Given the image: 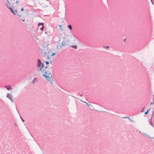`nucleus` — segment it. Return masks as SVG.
<instances>
[{"label":"nucleus","mask_w":154,"mask_h":154,"mask_svg":"<svg viewBox=\"0 0 154 154\" xmlns=\"http://www.w3.org/2000/svg\"><path fill=\"white\" fill-rule=\"evenodd\" d=\"M83 94V93H82V94H80L79 95L80 96H82Z\"/></svg>","instance_id":"obj_27"},{"label":"nucleus","mask_w":154,"mask_h":154,"mask_svg":"<svg viewBox=\"0 0 154 154\" xmlns=\"http://www.w3.org/2000/svg\"><path fill=\"white\" fill-rule=\"evenodd\" d=\"M45 63L47 65V64H48L49 63V62H48V61H45Z\"/></svg>","instance_id":"obj_22"},{"label":"nucleus","mask_w":154,"mask_h":154,"mask_svg":"<svg viewBox=\"0 0 154 154\" xmlns=\"http://www.w3.org/2000/svg\"><path fill=\"white\" fill-rule=\"evenodd\" d=\"M50 63L51 64L52 63V61H51L50 62Z\"/></svg>","instance_id":"obj_32"},{"label":"nucleus","mask_w":154,"mask_h":154,"mask_svg":"<svg viewBox=\"0 0 154 154\" xmlns=\"http://www.w3.org/2000/svg\"><path fill=\"white\" fill-rule=\"evenodd\" d=\"M15 2H16V3H17L18 2V0H15Z\"/></svg>","instance_id":"obj_24"},{"label":"nucleus","mask_w":154,"mask_h":154,"mask_svg":"<svg viewBox=\"0 0 154 154\" xmlns=\"http://www.w3.org/2000/svg\"><path fill=\"white\" fill-rule=\"evenodd\" d=\"M9 98V99H11H11L10 98Z\"/></svg>","instance_id":"obj_37"},{"label":"nucleus","mask_w":154,"mask_h":154,"mask_svg":"<svg viewBox=\"0 0 154 154\" xmlns=\"http://www.w3.org/2000/svg\"><path fill=\"white\" fill-rule=\"evenodd\" d=\"M145 109V107H144L143 108L142 110L141 111V112H143V111H144V110Z\"/></svg>","instance_id":"obj_20"},{"label":"nucleus","mask_w":154,"mask_h":154,"mask_svg":"<svg viewBox=\"0 0 154 154\" xmlns=\"http://www.w3.org/2000/svg\"><path fill=\"white\" fill-rule=\"evenodd\" d=\"M103 48H105L106 49H109V47L108 46H103Z\"/></svg>","instance_id":"obj_14"},{"label":"nucleus","mask_w":154,"mask_h":154,"mask_svg":"<svg viewBox=\"0 0 154 154\" xmlns=\"http://www.w3.org/2000/svg\"><path fill=\"white\" fill-rule=\"evenodd\" d=\"M50 68H52V67H50Z\"/></svg>","instance_id":"obj_40"},{"label":"nucleus","mask_w":154,"mask_h":154,"mask_svg":"<svg viewBox=\"0 0 154 154\" xmlns=\"http://www.w3.org/2000/svg\"><path fill=\"white\" fill-rule=\"evenodd\" d=\"M154 104V97H153L152 98V101L150 102V105H153Z\"/></svg>","instance_id":"obj_11"},{"label":"nucleus","mask_w":154,"mask_h":154,"mask_svg":"<svg viewBox=\"0 0 154 154\" xmlns=\"http://www.w3.org/2000/svg\"><path fill=\"white\" fill-rule=\"evenodd\" d=\"M7 2L8 3V4H9V5H11V3L9 2V1H8H8H7Z\"/></svg>","instance_id":"obj_21"},{"label":"nucleus","mask_w":154,"mask_h":154,"mask_svg":"<svg viewBox=\"0 0 154 154\" xmlns=\"http://www.w3.org/2000/svg\"><path fill=\"white\" fill-rule=\"evenodd\" d=\"M151 0V2H152V4H153V1H152V0Z\"/></svg>","instance_id":"obj_28"},{"label":"nucleus","mask_w":154,"mask_h":154,"mask_svg":"<svg viewBox=\"0 0 154 154\" xmlns=\"http://www.w3.org/2000/svg\"><path fill=\"white\" fill-rule=\"evenodd\" d=\"M45 55H46V54H45L44 55V56H45Z\"/></svg>","instance_id":"obj_42"},{"label":"nucleus","mask_w":154,"mask_h":154,"mask_svg":"<svg viewBox=\"0 0 154 154\" xmlns=\"http://www.w3.org/2000/svg\"><path fill=\"white\" fill-rule=\"evenodd\" d=\"M21 11H23V8H21Z\"/></svg>","instance_id":"obj_25"},{"label":"nucleus","mask_w":154,"mask_h":154,"mask_svg":"<svg viewBox=\"0 0 154 154\" xmlns=\"http://www.w3.org/2000/svg\"><path fill=\"white\" fill-rule=\"evenodd\" d=\"M150 109H148V110H147L146 112H145V114H147L148 113V112L149 111Z\"/></svg>","instance_id":"obj_15"},{"label":"nucleus","mask_w":154,"mask_h":154,"mask_svg":"<svg viewBox=\"0 0 154 154\" xmlns=\"http://www.w3.org/2000/svg\"><path fill=\"white\" fill-rule=\"evenodd\" d=\"M5 87L8 90H10L12 89L11 87L9 85L5 86Z\"/></svg>","instance_id":"obj_6"},{"label":"nucleus","mask_w":154,"mask_h":154,"mask_svg":"<svg viewBox=\"0 0 154 154\" xmlns=\"http://www.w3.org/2000/svg\"><path fill=\"white\" fill-rule=\"evenodd\" d=\"M85 103H86L90 108L91 109H94L93 106L91 104H90V103H89V104H88V103L87 102H85Z\"/></svg>","instance_id":"obj_5"},{"label":"nucleus","mask_w":154,"mask_h":154,"mask_svg":"<svg viewBox=\"0 0 154 154\" xmlns=\"http://www.w3.org/2000/svg\"><path fill=\"white\" fill-rule=\"evenodd\" d=\"M44 28V26H42V27L40 29V30L42 31Z\"/></svg>","instance_id":"obj_13"},{"label":"nucleus","mask_w":154,"mask_h":154,"mask_svg":"<svg viewBox=\"0 0 154 154\" xmlns=\"http://www.w3.org/2000/svg\"><path fill=\"white\" fill-rule=\"evenodd\" d=\"M45 48H46L47 49V50L48 49V45H47L46 47H45Z\"/></svg>","instance_id":"obj_26"},{"label":"nucleus","mask_w":154,"mask_h":154,"mask_svg":"<svg viewBox=\"0 0 154 154\" xmlns=\"http://www.w3.org/2000/svg\"><path fill=\"white\" fill-rule=\"evenodd\" d=\"M7 7L9 9H10V11L14 15H17V16H18L19 17H20V15H19V14H17V10H14V11H13V6L12 5L11 6V7L12 8H11L10 7H8V5H7Z\"/></svg>","instance_id":"obj_2"},{"label":"nucleus","mask_w":154,"mask_h":154,"mask_svg":"<svg viewBox=\"0 0 154 154\" xmlns=\"http://www.w3.org/2000/svg\"><path fill=\"white\" fill-rule=\"evenodd\" d=\"M20 20L23 21H24V20H22V19H20Z\"/></svg>","instance_id":"obj_31"},{"label":"nucleus","mask_w":154,"mask_h":154,"mask_svg":"<svg viewBox=\"0 0 154 154\" xmlns=\"http://www.w3.org/2000/svg\"><path fill=\"white\" fill-rule=\"evenodd\" d=\"M10 94H11L8 93L6 96H11Z\"/></svg>","instance_id":"obj_19"},{"label":"nucleus","mask_w":154,"mask_h":154,"mask_svg":"<svg viewBox=\"0 0 154 154\" xmlns=\"http://www.w3.org/2000/svg\"><path fill=\"white\" fill-rule=\"evenodd\" d=\"M37 67H40L41 66V64H42V63L41 62V60L39 59H37Z\"/></svg>","instance_id":"obj_4"},{"label":"nucleus","mask_w":154,"mask_h":154,"mask_svg":"<svg viewBox=\"0 0 154 154\" xmlns=\"http://www.w3.org/2000/svg\"><path fill=\"white\" fill-rule=\"evenodd\" d=\"M62 29H61V31H62Z\"/></svg>","instance_id":"obj_39"},{"label":"nucleus","mask_w":154,"mask_h":154,"mask_svg":"<svg viewBox=\"0 0 154 154\" xmlns=\"http://www.w3.org/2000/svg\"><path fill=\"white\" fill-rule=\"evenodd\" d=\"M71 47L75 49L77 48V46L76 45H72Z\"/></svg>","instance_id":"obj_10"},{"label":"nucleus","mask_w":154,"mask_h":154,"mask_svg":"<svg viewBox=\"0 0 154 154\" xmlns=\"http://www.w3.org/2000/svg\"><path fill=\"white\" fill-rule=\"evenodd\" d=\"M43 76L45 77L46 78V79L48 81H51V79H52V75H51L50 78H49V76L48 75H47L46 74H44Z\"/></svg>","instance_id":"obj_3"},{"label":"nucleus","mask_w":154,"mask_h":154,"mask_svg":"<svg viewBox=\"0 0 154 154\" xmlns=\"http://www.w3.org/2000/svg\"><path fill=\"white\" fill-rule=\"evenodd\" d=\"M50 51H49V52H48V54L49 55L50 54Z\"/></svg>","instance_id":"obj_35"},{"label":"nucleus","mask_w":154,"mask_h":154,"mask_svg":"<svg viewBox=\"0 0 154 154\" xmlns=\"http://www.w3.org/2000/svg\"><path fill=\"white\" fill-rule=\"evenodd\" d=\"M67 27L70 30L72 29V27L71 24H69L67 26Z\"/></svg>","instance_id":"obj_9"},{"label":"nucleus","mask_w":154,"mask_h":154,"mask_svg":"<svg viewBox=\"0 0 154 154\" xmlns=\"http://www.w3.org/2000/svg\"><path fill=\"white\" fill-rule=\"evenodd\" d=\"M125 40H126V38H125L124 39V42H125Z\"/></svg>","instance_id":"obj_33"},{"label":"nucleus","mask_w":154,"mask_h":154,"mask_svg":"<svg viewBox=\"0 0 154 154\" xmlns=\"http://www.w3.org/2000/svg\"><path fill=\"white\" fill-rule=\"evenodd\" d=\"M154 111H153L152 114H153V113H154Z\"/></svg>","instance_id":"obj_38"},{"label":"nucleus","mask_w":154,"mask_h":154,"mask_svg":"<svg viewBox=\"0 0 154 154\" xmlns=\"http://www.w3.org/2000/svg\"><path fill=\"white\" fill-rule=\"evenodd\" d=\"M153 96H154V94L153 95Z\"/></svg>","instance_id":"obj_41"},{"label":"nucleus","mask_w":154,"mask_h":154,"mask_svg":"<svg viewBox=\"0 0 154 154\" xmlns=\"http://www.w3.org/2000/svg\"><path fill=\"white\" fill-rule=\"evenodd\" d=\"M56 54V53H53L52 54H51V55H48V59L50 57H49V56H50V57H51L52 56H54V55H55V54Z\"/></svg>","instance_id":"obj_7"},{"label":"nucleus","mask_w":154,"mask_h":154,"mask_svg":"<svg viewBox=\"0 0 154 154\" xmlns=\"http://www.w3.org/2000/svg\"><path fill=\"white\" fill-rule=\"evenodd\" d=\"M61 27V25H59V27Z\"/></svg>","instance_id":"obj_36"},{"label":"nucleus","mask_w":154,"mask_h":154,"mask_svg":"<svg viewBox=\"0 0 154 154\" xmlns=\"http://www.w3.org/2000/svg\"><path fill=\"white\" fill-rule=\"evenodd\" d=\"M45 71H46L44 69H42V72H45Z\"/></svg>","instance_id":"obj_23"},{"label":"nucleus","mask_w":154,"mask_h":154,"mask_svg":"<svg viewBox=\"0 0 154 154\" xmlns=\"http://www.w3.org/2000/svg\"><path fill=\"white\" fill-rule=\"evenodd\" d=\"M45 74H49L50 75L51 74V72L50 71H45Z\"/></svg>","instance_id":"obj_8"},{"label":"nucleus","mask_w":154,"mask_h":154,"mask_svg":"<svg viewBox=\"0 0 154 154\" xmlns=\"http://www.w3.org/2000/svg\"><path fill=\"white\" fill-rule=\"evenodd\" d=\"M35 80H37V79L36 78H35L33 79V80L32 81V83H33V84L34 83Z\"/></svg>","instance_id":"obj_17"},{"label":"nucleus","mask_w":154,"mask_h":154,"mask_svg":"<svg viewBox=\"0 0 154 154\" xmlns=\"http://www.w3.org/2000/svg\"><path fill=\"white\" fill-rule=\"evenodd\" d=\"M39 67V68L38 69V71H40L41 72H42V68H43L42 67Z\"/></svg>","instance_id":"obj_16"},{"label":"nucleus","mask_w":154,"mask_h":154,"mask_svg":"<svg viewBox=\"0 0 154 154\" xmlns=\"http://www.w3.org/2000/svg\"><path fill=\"white\" fill-rule=\"evenodd\" d=\"M44 64L42 63V64H41V66H40L42 67V68H44Z\"/></svg>","instance_id":"obj_18"},{"label":"nucleus","mask_w":154,"mask_h":154,"mask_svg":"<svg viewBox=\"0 0 154 154\" xmlns=\"http://www.w3.org/2000/svg\"><path fill=\"white\" fill-rule=\"evenodd\" d=\"M48 67L47 66H46L45 67V69H47V68Z\"/></svg>","instance_id":"obj_29"},{"label":"nucleus","mask_w":154,"mask_h":154,"mask_svg":"<svg viewBox=\"0 0 154 154\" xmlns=\"http://www.w3.org/2000/svg\"><path fill=\"white\" fill-rule=\"evenodd\" d=\"M43 26L44 25V23H39L38 24V26Z\"/></svg>","instance_id":"obj_12"},{"label":"nucleus","mask_w":154,"mask_h":154,"mask_svg":"<svg viewBox=\"0 0 154 154\" xmlns=\"http://www.w3.org/2000/svg\"><path fill=\"white\" fill-rule=\"evenodd\" d=\"M69 41L68 40L64 38L63 39V41L62 42V43H61L62 45L61 46H60V47H61V46H62L69 45Z\"/></svg>","instance_id":"obj_1"},{"label":"nucleus","mask_w":154,"mask_h":154,"mask_svg":"<svg viewBox=\"0 0 154 154\" xmlns=\"http://www.w3.org/2000/svg\"><path fill=\"white\" fill-rule=\"evenodd\" d=\"M13 2H15V0H11Z\"/></svg>","instance_id":"obj_30"},{"label":"nucleus","mask_w":154,"mask_h":154,"mask_svg":"<svg viewBox=\"0 0 154 154\" xmlns=\"http://www.w3.org/2000/svg\"><path fill=\"white\" fill-rule=\"evenodd\" d=\"M43 53H44V54H46L47 53L46 52H44Z\"/></svg>","instance_id":"obj_34"}]
</instances>
